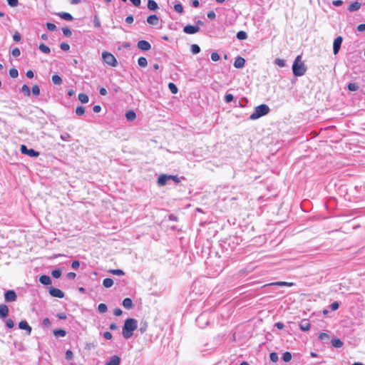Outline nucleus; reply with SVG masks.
Listing matches in <instances>:
<instances>
[{
  "mask_svg": "<svg viewBox=\"0 0 365 365\" xmlns=\"http://www.w3.org/2000/svg\"><path fill=\"white\" fill-rule=\"evenodd\" d=\"M85 113V108L83 107V106H78L76 108V115H83Z\"/></svg>",
  "mask_w": 365,
  "mask_h": 365,
  "instance_id": "nucleus-45",
  "label": "nucleus"
},
{
  "mask_svg": "<svg viewBox=\"0 0 365 365\" xmlns=\"http://www.w3.org/2000/svg\"><path fill=\"white\" fill-rule=\"evenodd\" d=\"M361 4L356 1H354L352 2L348 7V10L350 11V12H354V11H358L361 8Z\"/></svg>",
  "mask_w": 365,
  "mask_h": 365,
  "instance_id": "nucleus-16",
  "label": "nucleus"
},
{
  "mask_svg": "<svg viewBox=\"0 0 365 365\" xmlns=\"http://www.w3.org/2000/svg\"><path fill=\"white\" fill-rule=\"evenodd\" d=\"M53 335L56 337H63L66 335V331L64 329H56L53 331Z\"/></svg>",
  "mask_w": 365,
  "mask_h": 365,
  "instance_id": "nucleus-27",
  "label": "nucleus"
},
{
  "mask_svg": "<svg viewBox=\"0 0 365 365\" xmlns=\"http://www.w3.org/2000/svg\"><path fill=\"white\" fill-rule=\"evenodd\" d=\"M123 306L127 309L133 308V302L130 298H125L123 301Z\"/></svg>",
  "mask_w": 365,
  "mask_h": 365,
  "instance_id": "nucleus-19",
  "label": "nucleus"
},
{
  "mask_svg": "<svg viewBox=\"0 0 365 365\" xmlns=\"http://www.w3.org/2000/svg\"><path fill=\"white\" fill-rule=\"evenodd\" d=\"M199 31L200 28L198 26L190 24H187L183 28V31L187 34H194L197 33Z\"/></svg>",
  "mask_w": 365,
  "mask_h": 365,
  "instance_id": "nucleus-8",
  "label": "nucleus"
},
{
  "mask_svg": "<svg viewBox=\"0 0 365 365\" xmlns=\"http://www.w3.org/2000/svg\"><path fill=\"white\" fill-rule=\"evenodd\" d=\"M125 118L128 121H133L136 118V114L133 110H129L125 113Z\"/></svg>",
  "mask_w": 365,
  "mask_h": 365,
  "instance_id": "nucleus-21",
  "label": "nucleus"
},
{
  "mask_svg": "<svg viewBox=\"0 0 365 365\" xmlns=\"http://www.w3.org/2000/svg\"><path fill=\"white\" fill-rule=\"evenodd\" d=\"M339 307V303L338 302H334L331 303L330 305V308L332 311H335V310L338 309Z\"/></svg>",
  "mask_w": 365,
  "mask_h": 365,
  "instance_id": "nucleus-59",
  "label": "nucleus"
},
{
  "mask_svg": "<svg viewBox=\"0 0 365 365\" xmlns=\"http://www.w3.org/2000/svg\"><path fill=\"white\" fill-rule=\"evenodd\" d=\"M102 58H103V62L110 66L115 67L118 64L117 60L115 58V56L109 52H107V51L103 52Z\"/></svg>",
  "mask_w": 365,
  "mask_h": 365,
  "instance_id": "nucleus-4",
  "label": "nucleus"
},
{
  "mask_svg": "<svg viewBox=\"0 0 365 365\" xmlns=\"http://www.w3.org/2000/svg\"><path fill=\"white\" fill-rule=\"evenodd\" d=\"M78 100L82 103H86L88 102V100H89V98H88V96L86 93H81L78 94Z\"/></svg>",
  "mask_w": 365,
  "mask_h": 365,
  "instance_id": "nucleus-26",
  "label": "nucleus"
},
{
  "mask_svg": "<svg viewBox=\"0 0 365 365\" xmlns=\"http://www.w3.org/2000/svg\"><path fill=\"white\" fill-rule=\"evenodd\" d=\"M191 52L193 53V54H197V53H199L200 52V48L198 45L197 44H192L191 46Z\"/></svg>",
  "mask_w": 365,
  "mask_h": 365,
  "instance_id": "nucleus-39",
  "label": "nucleus"
},
{
  "mask_svg": "<svg viewBox=\"0 0 365 365\" xmlns=\"http://www.w3.org/2000/svg\"><path fill=\"white\" fill-rule=\"evenodd\" d=\"M9 75L11 78H17L19 76V72L16 68H12L9 70Z\"/></svg>",
  "mask_w": 365,
  "mask_h": 365,
  "instance_id": "nucleus-40",
  "label": "nucleus"
},
{
  "mask_svg": "<svg viewBox=\"0 0 365 365\" xmlns=\"http://www.w3.org/2000/svg\"><path fill=\"white\" fill-rule=\"evenodd\" d=\"M293 74L295 76H302L307 71V67L302 61L301 56H297L292 65Z\"/></svg>",
  "mask_w": 365,
  "mask_h": 365,
  "instance_id": "nucleus-2",
  "label": "nucleus"
},
{
  "mask_svg": "<svg viewBox=\"0 0 365 365\" xmlns=\"http://www.w3.org/2000/svg\"><path fill=\"white\" fill-rule=\"evenodd\" d=\"M49 294L54 297L63 298L64 293L59 289L55 287H51L49 289Z\"/></svg>",
  "mask_w": 365,
  "mask_h": 365,
  "instance_id": "nucleus-11",
  "label": "nucleus"
},
{
  "mask_svg": "<svg viewBox=\"0 0 365 365\" xmlns=\"http://www.w3.org/2000/svg\"><path fill=\"white\" fill-rule=\"evenodd\" d=\"M103 285L106 288H110L113 285V280L111 278H106L103 281Z\"/></svg>",
  "mask_w": 365,
  "mask_h": 365,
  "instance_id": "nucleus-23",
  "label": "nucleus"
},
{
  "mask_svg": "<svg viewBox=\"0 0 365 365\" xmlns=\"http://www.w3.org/2000/svg\"><path fill=\"white\" fill-rule=\"evenodd\" d=\"M245 63V60L243 58L238 56L235 58V61L234 62V66L237 68H241L244 67Z\"/></svg>",
  "mask_w": 365,
  "mask_h": 365,
  "instance_id": "nucleus-14",
  "label": "nucleus"
},
{
  "mask_svg": "<svg viewBox=\"0 0 365 365\" xmlns=\"http://www.w3.org/2000/svg\"><path fill=\"white\" fill-rule=\"evenodd\" d=\"M138 48L141 51H149L151 48L150 43L145 40H140L138 42L137 44Z\"/></svg>",
  "mask_w": 365,
  "mask_h": 365,
  "instance_id": "nucleus-10",
  "label": "nucleus"
},
{
  "mask_svg": "<svg viewBox=\"0 0 365 365\" xmlns=\"http://www.w3.org/2000/svg\"><path fill=\"white\" fill-rule=\"evenodd\" d=\"M39 50L43 53H49L51 52L50 48L44 43H41L38 46Z\"/></svg>",
  "mask_w": 365,
  "mask_h": 365,
  "instance_id": "nucleus-29",
  "label": "nucleus"
},
{
  "mask_svg": "<svg viewBox=\"0 0 365 365\" xmlns=\"http://www.w3.org/2000/svg\"><path fill=\"white\" fill-rule=\"evenodd\" d=\"M39 282L44 285H48V284H51V279L50 277H48V275H45V274L41 275L39 277Z\"/></svg>",
  "mask_w": 365,
  "mask_h": 365,
  "instance_id": "nucleus-18",
  "label": "nucleus"
},
{
  "mask_svg": "<svg viewBox=\"0 0 365 365\" xmlns=\"http://www.w3.org/2000/svg\"><path fill=\"white\" fill-rule=\"evenodd\" d=\"M158 21L159 19L155 14L150 15L147 18V22L150 25H157Z\"/></svg>",
  "mask_w": 365,
  "mask_h": 365,
  "instance_id": "nucleus-17",
  "label": "nucleus"
},
{
  "mask_svg": "<svg viewBox=\"0 0 365 365\" xmlns=\"http://www.w3.org/2000/svg\"><path fill=\"white\" fill-rule=\"evenodd\" d=\"M19 328L20 329L26 331V332L29 335L31 334V331H32L31 327L29 326V324H28V322L26 320H21L19 323Z\"/></svg>",
  "mask_w": 365,
  "mask_h": 365,
  "instance_id": "nucleus-12",
  "label": "nucleus"
},
{
  "mask_svg": "<svg viewBox=\"0 0 365 365\" xmlns=\"http://www.w3.org/2000/svg\"><path fill=\"white\" fill-rule=\"evenodd\" d=\"M73 358V354L71 350H67L66 352V359L67 360H71Z\"/></svg>",
  "mask_w": 365,
  "mask_h": 365,
  "instance_id": "nucleus-57",
  "label": "nucleus"
},
{
  "mask_svg": "<svg viewBox=\"0 0 365 365\" xmlns=\"http://www.w3.org/2000/svg\"><path fill=\"white\" fill-rule=\"evenodd\" d=\"M62 31H63V35L67 36V37L71 36V34H72V32H71V29L67 28V27L63 28L62 29Z\"/></svg>",
  "mask_w": 365,
  "mask_h": 365,
  "instance_id": "nucleus-51",
  "label": "nucleus"
},
{
  "mask_svg": "<svg viewBox=\"0 0 365 365\" xmlns=\"http://www.w3.org/2000/svg\"><path fill=\"white\" fill-rule=\"evenodd\" d=\"M8 2V4L11 7H16L19 4L18 0H6Z\"/></svg>",
  "mask_w": 365,
  "mask_h": 365,
  "instance_id": "nucleus-56",
  "label": "nucleus"
},
{
  "mask_svg": "<svg viewBox=\"0 0 365 365\" xmlns=\"http://www.w3.org/2000/svg\"><path fill=\"white\" fill-rule=\"evenodd\" d=\"M71 138V135L68 133H63L61 135V139L63 141H68Z\"/></svg>",
  "mask_w": 365,
  "mask_h": 365,
  "instance_id": "nucleus-53",
  "label": "nucleus"
},
{
  "mask_svg": "<svg viewBox=\"0 0 365 365\" xmlns=\"http://www.w3.org/2000/svg\"><path fill=\"white\" fill-rule=\"evenodd\" d=\"M207 16L208 19H212V20H213L216 18V14L213 11H210L207 13Z\"/></svg>",
  "mask_w": 365,
  "mask_h": 365,
  "instance_id": "nucleus-62",
  "label": "nucleus"
},
{
  "mask_svg": "<svg viewBox=\"0 0 365 365\" xmlns=\"http://www.w3.org/2000/svg\"><path fill=\"white\" fill-rule=\"evenodd\" d=\"M46 27L49 31H53L56 29V26L54 24L52 23H47Z\"/></svg>",
  "mask_w": 365,
  "mask_h": 365,
  "instance_id": "nucleus-61",
  "label": "nucleus"
},
{
  "mask_svg": "<svg viewBox=\"0 0 365 365\" xmlns=\"http://www.w3.org/2000/svg\"><path fill=\"white\" fill-rule=\"evenodd\" d=\"M270 109L266 104H261L255 108L254 112L250 115V119L256 120L262 116L267 115L269 112Z\"/></svg>",
  "mask_w": 365,
  "mask_h": 365,
  "instance_id": "nucleus-3",
  "label": "nucleus"
},
{
  "mask_svg": "<svg viewBox=\"0 0 365 365\" xmlns=\"http://www.w3.org/2000/svg\"><path fill=\"white\" fill-rule=\"evenodd\" d=\"M21 91L26 96H31V91L29 87L24 84L22 86Z\"/></svg>",
  "mask_w": 365,
  "mask_h": 365,
  "instance_id": "nucleus-31",
  "label": "nucleus"
},
{
  "mask_svg": "<svg viewBox=\"0 0 365 365\" xmlns=\"http://www.w3.org/2000/svg\"><path fill=\"white\" fill-rule=\"evenodd\" d=\"M348 89L351 91H356L359 89V86L355 83H350L348 84Z\"/></svg>",
  "mask_w": 365,
  "mask_h": 365,
  "instance_id": "nucleus-42",
  "label": "nucleus"
},
{
  "mask_svg": "<svg viewBox=\"0 0 365 365\" xmlns=\"http://www.w3.org/2000/svg\"><path fill=\"white\" fill-rule=\"evenodd\" d=\"M282 359L284 362H289L291 361L292 359V354L289 351H285L283 354H282Z\"/></svg>",
  "mask_w": 365,
  "mask_h": 365,
  "instance_id": "nucleus-34",
  "label": "nucleus"
},
{
  "mask_svg": "<svg viewBox=\"0 0 365 365\" xmlns=\"http://www.w3.org/2000/svg\"><path fill=\"white\" fill-rule=\"evenodd\" d=\"M138 327V322L136 319L133 318H128L125 321L124 325L123 327L122 334L125 339L130 338L133 331Z\"/></svg>",
  "mask_w": 365,
  "mask_h": 365,
  "instance_id": "nucleus-1",
  "label": "nucleus"
},
{
  "mask_svg": "<svg viewBox=\"0 0 365 365\" xmlns=\"http://www.w3.org/2000/svg\"><path fill=\"white\" fill-rule=\"evenodd\" d=\"M343 38L341 36H337L334 40L333 43V53L334 54H337L340 50L341 43H342Z\"/></svg>",
  "mask_w": 365,
  "mask_h": 365,
  "instance_id": "nucleus-7",
  "label": "nucleus"
},
{
  "mask_svg": "<svg viewBox=\"0 0 365 365\" xmlns=\"http://www.w3.org/2000/svg\"><path fill=\"white\" fill-rule=\"evenodd\" d=\"M32 93L36 96H37L40 94V88H39L38 86H37V85L33 86Z\"/></svg>",
  "mask_w": 365,
  "mask_h": 365,
  "instance_id": "nucleus-49",
  "label": "nucleus"
},
{
  "mask_svg": "<svg viewBox=\"0 0 365 365\" xmlns=\"http://www.w3.org/2000/svg\"><path fill=\"white\" fill-rule=\"evenodd\" d=\"M148 9L150 11H155L158 9V4L154 0H148Z\"/></svg>",
  "mask_w": 365,
  "mask_h": 365,
  "instance_id": "nucleus-20",
  "label": "nucleus"
},
{
  "mask_svg": "<svg viewBox=\"0 0 365 365\" xmlns=\"http://www.w3.org/2000/svg\"><path fill=\"white\" fill-rule=\"evenodd\" d=\"M299 327L302 331H308L310 329V324L307 322H302Z\"/></svg>",
  "mask_w": 365,
  "mask_h": 365,
  "instance_id": "nucleus-35",
  "label": "nucleus"
},
{
  "mask_svg": "<svg viewBox=\"0 0 365 365\" xmlns=\"http://www.w3.org/2000/svg\"><path fill=\"white\" fill-rule=\"evenodd\" d=\"M58 16L61 19L66 20V21H72L73 20V16L69 13L61 12V13L58 14Z\"/></svg>",
  "mask_w": 365,
  "mask_h": 365,
  "instance_id": "nucleus-28",
  "label": "nucleus"
},
{
  "mask_svg": "<svg viewBox=\"0 0 365 365\" xmlns=\"http://www.w3.org/2000/svg\"><path fill=\"white\" fill-rule=\"evenodd\" d=\"M107 309H108L107 305L103 303H101L98 307V311L102 314L106 312Z\"/></svg>",
  "mask_w": 365,
  "mask_h": 365,
  "instance_id": "nucleus-36",
  "label": "nucleus"
},
{
  "mask_svg": "<svg viewBox=\"0 0 365 365\" xmlns=\"http://www.w3.org/2000/svg\"><path fill=\"white\" fill-rule=\"evenodd\" d=\"M138 63L140 67L144 68L147 66L148 61L145 57H140L138 60Z\"/></svg>",
  "mask_w": 365,
  "mask_h": 365,
  "instance_id": "nucleus-32",
  "label": "nucleus"
},
{
  "mask_svg": "<svg viewBox=\"0 0 365 365\" xmlns=\"http://www.w3.org/2000/svg\"><path fill=\"white\" fill-rule=\"evenodd\" d=\"M109 272L113 274H115V275H118V276H122V275H124V272L122 270V269H110L109 270Z\"/></svg>",
  "mask_w": 365,
  "mask_h": 365,
  "instance_id": "nucleus-41",
  "label": "nucleus"
},
{
  "mask_svg": "<svg viewBox=\"0 0 365 365\" xmlns=\"http://www.w3.org/2000/svg\"><path fill=\"white\" fill-rule=\"evenodd\" d=\"M11 54L14 56V57H18L19 56H20L21 54V51H20V49L19 48H14L12 51H11Z\"/></svg>",
  "mask_w": 365,
  "mask_h": 365,
  "instance_id": "nucleus-58",
  "label": "nucleus"
},
{
  "mask_svg": "<svg viewBox=\"0 0 365 365\" xmlns=\"http://www.w3.org/2000/svg\"><path fill=\"white\" fill-rule=\"evenodd\" d=\"M269 358L272 362H277L279 359L278 354L276 352H272L269 354Z\"/></svg>",
  "mask_w": 365,
  "mask_h": 365,
  "instance_id": "nucleus-48",
  "label": "nucleus"
},
{
  "mask_svg": "<svg viewBox=\"0 0 365 365\" xmlns=\"http://www.w3.org/2000/svg\"><path fill=\"white\" fill-rule=\"evenodd\" d=\"M234 99V96L231 93H227L225 96V101L227 103H231Z\"/></svg>",
  "mask_w": 365,
  "mask_h": 365,
  "instance_id": "nucleus-47",
  "label": "nucleus"
},
{
  "mask_svg": "<svg viewBox=\"0 0 365 365\" xmlns=\"http://www.w3.org/2000/svg\"><path fill=\"white\" fill-rule=\"evenodd\" d=\"M343 344L342 341L339 339H333L331 340V345L335 348H341Z\"/></svg>",
  "mask_w": 365,
  "mask_h": 365,
  "instance_id": "nucleus-24",
  "label": "nucleus"
},
{
  "mask_svg": "<svg viewBox=\"0 0 365 365\" xmlns=\"http://www.w3.org/2000/svg\"><path fill=\"white\" fill-rule=\"evenodd\" d=\"M4 297L6 302H13L16 300L17 295L15 291L10 289L5 292Z\"/></svg>",
  "mask_w": 365,
  "mask_h": 365,
  "instance_id": "nucleus-6",
  "label": "nucleus"
},
{
  "mask_svg": "<svg viewBox=\"0 0 365 365\" xmlns=\"http://www.w3.org/2000/svg\"><path fill=\"white\" fill-rule=\"evenodd\" d=\"M147 328H148V324L146 322H142L140 323V328H139V331L141 334H143L146 330H147Z\"/></svg>",
  "mask_w": 365,
  "mask_h": 365,
  "instance_id": "nucleus-50",
  "label": "nucleus"
},
{
  "mask_svg": "<svg viewBox=\"0 0 365 365\" xmlns=\"http://www.w3.org/2000/svg\"><path fill=\"white\" fill-rule=\"evenodd\" d=\"M21 38V35H20V34H19V33H18V32H16V33L13 35V39H14V41H16V42L20 41Z\"/></svg>",
  "mask_w": 365,
  "mask_h": 365,
  "instance_id": "nucleus-63",
  "label": "nucleus"
},
{
  "mask_svg": "<svg viewBox=\"0 0 365 365\" xmlns=\"http://www.w3.org/2000/svg\"><path fill=\"white\" fill-rule=\"evenodd\" d=\"M274 63L279 67H284L285 66V61L283 59L281 58H276L274 60Z\"/></svg>",
  "mask_w": 365,
  "mask_h": 365,
  "instance_id": "nucleus-46",
  "label": "nucleus"
},
{
  "mask_svg": "<svg viewBox=\"0 0 365 365\" xmlns=\"http://www.w3.org/2000/svg\"><path fill=\"white\" fill-rule=\"evenodd\" d=\"M6 326L9 329H12L14 327V322L11 319H7L6 320Z\"/></svg>",
  "mask_w": 365,
  "mask_h": 365,
  "instance_id": "nucleus-52",
  "label": "nucleus"
},
{
  "mask_svg": "<svg viewBox=\"0 0 365 365\" xmlns=\"http://www.w3.org/2000/svg\"><path fill=\"white\" fill-rule=\"evenodd\" d=\"M206 321V314H202L200 316H198L196 319V322L197 324L201 327L203 328L204 327L201 325V323H203Z\"/></svg>",
  "mask_w": 365,
  "mask_h": 365,
  "instance_id": "nucleus-25",
  "label": "nucleus"
},
{
  "mask_svg": "<svg viewBox=\"0 0 365 365\" xmlns=\"http://www.w3.org/2000/svg\"><path fill=\"white\" fill-rule=\"evenodd\" d=\"M51 274L54 278H59L61 275V270L60 269H56L52 271Z\"/></svg>",
  "mask_w": 365,
  "mask_h": 365,
  "instance_id": "nucleus-43",
  "label": "nucleus"
},
{
  "mask_svg": "<svg viewBox=\"0 0 365 365\" xmlns=\"http://www.w3.org/2000/svg\"><path fill=\"white\" fill-rule=\"evenodd\" d=\"M9 307L4 304H0V318L1 319H6L9 315Z\"/></svg>",
  "mask_w": 365,
  "mask_h": 365,
  "instance_id": "nucleus-13",
  "label": "nucleus"
},
{
  "mask_svg": "<svg viewBox=\"0 0 365 365\" xmlns=\"http://www.w3.org/2000/svg\"><path fill=\"white\" fill-rule=\"evenodd\" d=\"M120 358L116 355L110 357L108 361H107L106 365H120Z\"/></svg>",
  "mask_w": 365,
  "mask_h": 365,
  "instance_id": "nucleus-15",
  "label": "nucleus"
},
{
  "mask_svg": "<svg viewBox=\"0 0 365 365\" xmlns=\"http://www.w3.org/2000/svg\"><path fill=\"white\" fill-rule=\"evenodd\" d=\"M80 266V262L77 260H75L71 264V267L73 269H77Z\"/></svg>",
  "mask_w": 365,
  "mask_h": 365,
  "instance_id": "nucleus-64",
  "label": "nucleus"
},
{
  "mask_svg": "<svg viewBox=\"0 0 365 365\" xmlns=\"http://www.w3.org/2000/svg\"><path fill=\"white\" fill-rule=\"evenodd\" d=\"M93 25L96 28H100L101 26L100 19L97 15H95L93 17Z\"/></svg>",
  "mask_w": 365,
  "mask_h": 365,
  "instance_id": "nucleus-44",
  "label": "nucleus"
},
{
  "mask_svg": "<svg viewBox=\"0 0 365 365\" xmlns=\"http://www.w3.org/2000/svg\"><path fill=\"white\" fill-rule=\"evenodd\" d=\"M220 55L217 52H212L211 53V59L213 61H217L220 60Z\"/></svg>",
  "mask_w": 365,
  "mask_h": 365,
  "instance_id": "nucleus-55",
  "label": "nucleus"
},
{
  "mask_svg": "<svg viewBox=\"0 0 365 365\" xmlns=\"http://www.w3.org/2000/svg\"><path fill=\"white\" fill-rule=\"evenodd\" d=\"M293 284L292 282H277L274 283L269 284L268 285H277V286H287V287H291Z\"/></svg>",
  "mask_w": 365,
  "mask_h": 365,
  "instance_id": "nucleus-30",
  "label": "nucleus"
},
{
  "mask_svg": "<svg viewBox=\"0 0 365 365\" xmlns=\"http://www.w3.org/2000/svg\"><path fill=\"white\" fill-rule=\"evenodd\" d=\"M168 88L172 93L176 94L178 91V89L175 83H169Z\"/></svg>",
  "mask_w": 365,
  "mask_h": 365,
  "instance_id": "nucleus-37",
  "label": "nucleus"
},
{
  "mask_svg": "<svg viewBox=\"0 0 365 365\" xmlns=\"http://www.w3.org/2000/svg\"><path fill=\"white\" fill-rule=\"evenodd\" d=\"M174 178H175V175H160L158 178V184L160 186H163L167 183L168 180Z\"/></svg>",
  "mask_w": 365,
  "mask_h": 365,
  "instance_id": "nucleus-9",
  "label": "nucleus"
},
{
  "mask_svg": "<svg viewBox=\"0 0 365 365\" xmlns=\"http://www.w3.org/2000/svg\"><path fill=\"white\" fill-rule=\"evenodd\" d=\"M52 82L55 85H61L63 83L62 78L57 74H54L52 76Z\"/></svg>",
  "mask_w": 365,
  "mask_h": 365,
  "instance_id": "nucleus-22",
  "label": "nucleus"
},
{
  "mask_svg": "<svg viewBox=\"0 0 365 365\" xmlns=\"http://www.w3.org/2000/svg\"><path fill=\"white\" fill-rule=\"evenodd\" d=\"M319 338L322 341L329 340V336L328 334L323 332V333H320L319 334Z\"/></svg>",
  "mask_w": 365,
  "mask_h": 365,
  "instance_id": "nucleus-54",
  "label": "nucleus"
},
{
  "mask_svg": "<svg viewBox=\"0 0 365 365\" xmlns=\"http://www.w3.org/2000/svg\"><path fill=\"white\" fill-rule=\"evenodd\" d=\"M174 10L179 14H182L183 12V6L180 3L175 4L174 5Z\"/></svg>",
  "mask_w": 365,
  "mask_h": 365,
  "instance_id": "nucleus-38",
  "label": "nucleus"
},
{
  "mask_svg": "<svg viewBox=\"0 0 365 365\" xmlns=\"http://www.w3.org/2000/svg\"><path fill=\"white\" fill-rule=\"evenodd\" d=\"M237 38L239 40H245L247 38V34L245 31H240L237 33Z\"/></svg>",
  "mask_w": 365,
  "mask_h": 365,
  "instance_id": "nucleus-33",
  "label": "nucleus"
},
{
  "mask_svg": "<svg viewBox=\"0 0 365 365\" xmlns=\"http://www.w3.org/2000/svg\"><path fill=\"white\" fill-rule=\"evenodd\" d=\"M60 48L64 51H67L69 50L70 48V46L67 43H61V45H60Z\"/></svg>",
  "mask_w": 365,
  "mask_h": 365,
  "instance_id": "nucleus-60",
  "label": "nucleus"
},
{
  "mask_svg": "<svg viewBox=\"0 0 365 365\" xmlns=\"http://www.w3.org/2000/svg\"><path fill=\"white\" fill-rule=\"evenodd\" d=\"M20 150L22 154L29 155L31 158H37L39 156L40 153L38 151H36L35 150L32 148H28L26 145H21Z\"/></svg>",
  "mask_w": 365,
  "mask_h": 365,
  "instance_id": "nucleus-5",
  "label": "nucleus"
}]
</instances>
